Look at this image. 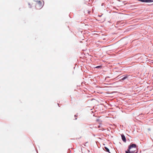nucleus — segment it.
Masks as SVG:
<instances>
[{
	"label": "nucleus",
	"instance_id": "nucleus-1",
	"mask_svg": "<svg viewBox=\"0 0 153 153\" xmlns=\"http://www.w3.org/2000/svg\"><path fill=\"white\" fill-rule=\"evenodd\" d=\"M136 146L135 144H131L128 147V151L129 153H136Z\"/></svg>",
	"mask_w": 153,
	"mask_h": 153
},
{
	"label": "nucleus",
	"instance_id": "nucleus-2",
	"mask_svg": "<svg viewBox=\"0 0 153 153\" xmlns=\"http://www.w3.org/2000/svg\"><path fill=\"white\" fill-rule=\"evenodd\" d=\"M35 2V7L36 9L39 10L42 7L43 4L40 1H36Z\"/></svg>",
	"mask_w": 153,
	"mask_h": 153
},
{
	"label": "nucleus",
	"instance_id": "nucleus-3",
	"mask_svg": "<svg viewBox=\"0 0 153 153\" xmlns=\"http://www.w3.org/2000/svg\"><path fill=\"white\" fill-rule=\"evenodd\" d=\"M121 137H122V139L123 140L124 142H126V137L123 134H122L121 135Z\"/></svg>",
	"mask_w": 153,
	"mask_h": 153
},
{
	"label": "nucleus",
	"instance_id": "nucleus-4",
	"mask_svg": "<svg viewBox=\"0 0 153 153\" xmlns=\"http://www.w3.org/2000/svg\"><path fill=\"white\" fill-rule=\"evenodd\" d=\"M104 148H105V151H106L108 152L109 153H110L109 149L107 147H105Z\"/></svg>",
	"mask_w": 153,
	"mask_h": 153
},
{
	"label": "nucleus",
	"instance_id": "nucleus-5",
	"mask_svg": "<svg viewBox=\"0 0 153 153\" xmlns=\"http://www.w3.org/2000/svg\"><path fill=\"white\" fill-rule=\"evenodd\" d=\"M127 78V76H125L123 77V78H122L121 79L122 80H124V79H126Z\"/></svg>",
	"mask_w": 153,
	"mask_h": 153
},
{
	"label": "nucleus",
	"instance_id": "nucleus-6",
	"mask_svg": "<svg viewBox=\"0 0 153 153\" xmlns=\"http://www.w3.org/2000/svg\"><path fill=\"white\" fill-rule=\"evenodd\" d=\"M101 67V66H98L96 67V68H99Z\"/></svg>",
	"mask_w": 153,
	"mask_h": 153
},
{
	"label": "nucleus",
	"instance_id": "nucleus-7",
	"mask_svg": "<svg viewBox=\"0 0 153 153\" xmlns=\"http://www.w3.org/2000/svg\"><path fill=\"white\" fill-rule=\"evenodd\" d=\"M126 153H129V152L128 151V149L127 150V151H126Z\"/></svg>",
	"mask_w": 153,
	"mask_h": 153
},
{
	"label": "nucleus",
	"instance_id": "nucleus-8",
	"mask_svg": "<svg viewBox=\"0 0 153 153\" xmlns=\"http://www.w3.org/2000/svg\"><path fill=\"white\" fill-rule=\"evenodd\" d=\"M126 153H129V152L128 151V149L127 150V151H126Z\"/></svg>",
	"mask_w": 153,
	"mask_h": 153
}]
</instances>
